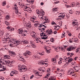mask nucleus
<instances>
[{
  "mask_svg": "<svg viewBox=\"0 0 80 80\" xmlns=\"http://www.w3.org/2000/svg\"><path fill=\"white\" fill-rule=\"evenodd\" d=\"M50 74H49V73H48L47 74V76H46L47 77H49V76H50Z\"/></svg>",
  "mask_w": 80,
  "mask_h": 80,
  "instance_id": "680f3d73",
  "label": "nucleus"
},
{
  "mask_svg": "<svg viewBox=\"0 0 80 80\" xmlns=\"http://www.w3.org/2000/svg\"><path fill=\"white\" fill-rule=\"evenodd\" d=\"M10 16L8 15H7L5 19H6V20H8Z\"/></svg>",
  "mask_w": 80,
  "mask_h": 80,
  "instance_id": "a878e982",
  "label": "nucleus"
},
{
  "mask_svg": "<svg viewBox=\"0 0 80 80\" xmlns=\"http://www.w3.org/2000/svg\"><path fill=\"white\" fill-rule=\"evenodd\" d=\"M48 78L47 77V76H46L44 78H43V79L44 80H47V79H48Z\"/></svg>",
  "mask_w": 80,
  "mask_h": 80,
  "instance_id": "a19ab883",
  "label": "nucleus"
},
{
  "mask_svg": "<svg viewBox=\"0 0 80 80\" xmlns=\"http://www.w3.org/2000/svg\"><path fill=\"white\" fill-rule=\"evenodd\" d=\"M62 18H64V17L65 16V14H62Z\"/></svg>",
  "mask_w": 80,
  "mask_h": 80,
  "instance_id": "c03bdc74",
  "label": "nucleus"
},
{
  "mask_svg": "<svg viewBox=\"0 0 80 80\" xmlns=\"http://www.w3.org/2000/svg\"><path fill=\"white\" fill-rule=\"evenodd\" d=\"M40 73L39 72H36L35 74V77L36 78H39L40 77Z\"/></svg>",
  "mask_w": 80,
  "mask_h": 80,
  "instance_id": "0eeeda50",
  "label": "nucleus"
},
{
  "mask_svg": "<svg viewBox=\"0 0 80 80\" xmlns=\"http://www.w3.org/2000/svg\"><path fill=\"white\" fill-rule=\"evenodd\" d=\"M6 2H2V6H5V5H6Z\"/></svg>",
  "mask_w": 80,
  "mask_h": 80,
  "instance_id": "f704fd0d",
  "label": "nucleus"
},
{
  "mask_svg": "<svg viewBox=\"0 0 80 80\" xmlns=\"http://www.w3.org/2000/svg\"><path fill=\"white\" fill-rule=\"evenodd\" d=\"M67 55H68V56H70V55H71V53H70V52H68V53H67Z\"/></svg>",
  "mask_w": 80,
  "mask_h": 80,
  "instance_id": "603ef678",
  "label": "nucleus"
},
{
  "mask_svg": "<svg viewBox=\"0 0 80 80\" xmlns=\"http://www.w3.org/2000/svg\"><path fill=\"white\" fill-rule=\"evenodd\" d=\"M55 28H54V30H58V28H57V26H55Z\"/></svg>",
  "mask_w": 80,
  "mask_h": 80,
  "instance_id": "864d4df0",
  "label": "nucleus"
},
{
  "mask_svg": "<svg viewBox=\"0 0 80 80\" xmlns=\"http://www.w3.org/2000/svg\"><path fill=\"white\" fill-rule=\"evenodd\" d=\"M33 75H32L31 76L30 78L31 79V78H33Z\"/></svg>",
  "mask_w": 80,
  "mask_h": 80,
  "instance_id": "69168bd1",
  "label": "nucleus"
},
{
  "mask_svg": "<svg viewBox=\"0 0 80 80\" xmlns=\"http://www.w3.org/2000/svg\"><path fill=\"white\" fill-rule=\"evenodd\" d=\"M78 38H79L80 39V34H79L78 35Z\"/></svg>",
  "mask_w": 80,
  "mask_h": 80,
  "instance_id": "774afa93",
  "label": "nucleus"
},
{
  "mask_svg": "<svg viewBox=\"0 0 80 80\" xmlns=\"http://www.w3.org/2000/svg\"><path fill=\"white\" fill-rule=\"evenodd\" d=\"M9 33L8 32H7L6 34V36H7L8 37L9 36Z\"/></svg>",
  "mask_w": 80,
  "mask_h": 80,
  "instance_id": "052dcab7",
  "label": "nucleus"
},
{
  "mask_svg": "<svg viewBox=\"0 0 80 80\" xmlns=\"http://www.w3.org/2000/svg\"><path fill=\"white\" fill-rule=\"evenodd\" d=\"M52 61L54 62V63H55L56 62V59L55 58H53L52 60Z\"/></svg>",
  "mask_w": 80,
  "mask_h": 80,
  "instance_id": "473e14b6",
  "label": "nucleus"
},
{
  "mask_svg": "<svg viewBox=\"0 0 80 80\" xmlns=\"http://www.w3.org/2000/svg\"><path fill=\"white\" fill-rule=\"evenodd\" d=\"M17 58L18 59H20V58H21V56H20L19 55L17 57Z\"/></svg>",
  "mask_w": 80,
  "mask_h": 80,
  "instance_id": "8fccbe9b",
  "label": "nucleus"
},
{
  "mask_svg": "<svg viewBox=\"0 0 80 80\" xmlns=\"http://www.w3.org/2000/svg\"><path fill=\"white\" fill-rule=\"evenodd\" d=\"M10 53L12 55H16V53H15L14 52L11 51L10 52Z\"/></svg>",
  "mask_w": 80,
  "mask_h": 80,
  "instance_id": "cd10ccee",
  "label": "nucleus"
},
{
  "mask_svg": "<svg viewBox=\"0 0 80 80\" xmlns=\"http://www.w3.org/2000/svg\"><path fill=\"white\" fill-rule=\"evenodd\" d=\"M30 43H31V46L33 48H35V44H33V43H32V42H30Z\"/></svg>",
  "mask_w": 80,
  "mask_h": 80,
  "instance_id": "7c9ffc66",
  "label": "nucleus"
},
{
  "mask_svg": "<svg viewBox=\"0 0 80 80\" xmlns=\"http://www.w3.org/2000/svg\"><path fill=\"white\" fill-rule=\"evenodd\" d=\"M76 6L77 8L80 7V3H79L78 2H77L76 4Z\"/></svg>",
  "mask_w": 80,
  "mask_h": 80,
  "instance_id": "dca6fc26",
  "label": "nucleus"
},
{
  "mask_svg": "<svg viewBox=\"0 0 80 80\" xmlns=\"http://www.w3.org/2000/svg\"><path fill=\"white\" fill-rule=\"evenodd\" d=\"M15 6V13H16V14H18V8H17V6L16 5H14Z\"/></svg>",
  "mask_w": 80,
  "mask_h": 80,
  "instance_id": "1a4fd4ad",
  "label": "nucleus"
},
{
  "mask_svg": "<svg viewBox=\"0 0 80 80\" xmlns=\"http://www.w3.org/2000/svg\"><path fill=\"white\" fill-rule=\"evenodd\" d=\"M8 45H10V46H12V42L11 41H9L8 42Z\"/></svg>",
  "mask_w": 80,
  "mask_h": 80,
  "instance_id": "412c9836",
  "label": "nucleus"
},
{
  "mask_svg": "<svg viewBox=\"0 0 80 80\" xmlns=\"http://www.w3.org/2000/svg\"><path fill=\"white\" fill-rule=\"evenodd\" d=\"M78 23L77 22H72V24H74V25H78Z\"/></svg>",
  "mask_w": 80,
  "mask_h": 80,
  "instance_id": "c9c22d12",
  "label": "nucleus"
},
{
  "mask_svg": "<svg viewBox=\"0 0 80 80\" xmlns=\"http://www.w3.org/2000/svg\"><path fill=\"white\" fill-rule=\"evenodd\" d=\"M74 40L75 42H78V39H77V38H74Z\"/></svg>",
  "mask_w": 80,
  "mask_h": 80,
  "instance_id": "e433bc0d",
  "label": "nucleus"
},
{
  "mask_svg": "<svg viewBox=\"0 0 80 80\" xmlns=\"http://www.w3.org/2000/svg\"><path fill=\"white\" fill-rule=\"evenodd\" d=\"M38 14H40L41 15H42V16H43L45 15V12L44 11H43L42 12L40 13L38 12Z\"/></svg>",
  "mask_w": 80,
  "mask_h": 80,
  "instance_id": "2eb2a0df",
  "label": "nucleus"
},
{
  "mask_svg": "<svg viewBox=\"0 0 80 80\" xmlns=\"http://www.w3.org/2000/svg\"><path fill=\"white\" fill-rule=\"evenodd\" d=\"M28 7H27V6H26V8H24V10H26V9H28Z\"/></svg>",
  "mask_w": 80,
  "mask_h": 80,
  "instance_id": "5fc2aeb1",
  "label": "nucleus"
},
{
  "mask_svg": "<svg viewBox=\"0 0 80 80\" xmlns=\"http://www.w3.org/2000/svg\"><path fill=\"white\" fill-rule=\"evenodd\" d=\"M44 3L43 2H41L40 3L41 5H43Z\"/></svg>",
  "mask_w": 80,
  "mask_h": 80,
  "instance_id": "bf43d9fd",
  "label": "nucleus"
},
{
  "mask_svg": "<svg viewBox=\"0 0 80 80\" xmlns=\"http://www.w3.org/2000/svg\"><path fill=\"white\" fill-rule=\"evenodd\" d=\"M29 2H30L31 4H33V2H34V0H29Z\"/></svg>",
  "mask_w": 80,
  "mask_h": 80,
  "instance_id": "393cba45",
  "label": "nucleus"
},
{
  "mask_svg": "<svg viewBox=\"0 0 80 80\" xmlns=\"http://www.w3.org/2000/svg\"><path fill=\"white\" fill-rule=\"evenodd\" d=\"M63 59H65V60L66 61H67V60H68V58L66 57H64Z\"/></svg>",
  "mask_w": 80,
  "mask_h": 80,
  "instance_id": "58836bf2",
  "label": "nucleus"
},
{
  "mask_svg": "<svg viewBox=\"0 0 80 80\" xmlns=\"http://www.w3.org/2000/svg\"><path fill=\"white\" fill-rule=\"evenodd\" d=\"M68 75H72L73 73H74V72H72V71L69 70L68 72Z\"/></svg>",
  "mask_w": 80,
  "mask_h": 80,
  "instance_id": "f8f14e48",
  "label": "nucleus"
},
{
  "mask_svg": "<svg viewBox=\"0 0 80 80\" xmlns=\"http://www.w3.org/2000/svg\"><path fill=\"white\" fill-rule=\"evenodd\" d=\"M7 40H9V41H12L11 38L9 37V36H8V37L6 38Z\"/></svg>",
  "mask_w": 80,
  "mask_h": 80,
  "instance_id": "bb28decb",
  "label": "nucleus"
},
{
  "mask_svg": "<svg viewBox=\"0 0 80 80\" xmlns=\"http://www.w3.org/2000/svg\"><path fill=\"white\" fill-rule=\"evenodd\" d=\"M56 33H57V31H54V34H56Z\"/></svg>",
  "mask_w": 80,
  "mask_h": 80,
  "instance_id": "e2e57ef3",
  "label": "nucleus"
},
{
  "mask_svg": "<svg viewBox=\"0 0 80 80\" xmlns=\"http://www.w3.org/2000/svg\"><path fill=\"white\" fill-rule=\"evenodd\" d=\"M18 33L19 34H22L23 36H26V34H25V32H24V34H23V31L22 29H20L18 30Z\"/></svg>",
  "mask_w": 80,
  "mask_h": 80,
  "instance_id": "423d86ee",
  "label": "nucleus"
},
{
  "mask_svg": "<svg viewBox=\"0 0 80 80\" xmlns=\"http://www.w3.org/2000/svg\"><path fill=\"white\" fill-rule=\"evenodd\" d=\"M5 24H6V25L8 27H10V24H9V22H8L6 21L5 22Z\"/></svg>",
  "mask_w": 80,
  "mask_h": 80,
  "instance_id": "f3484780",
  "label": "nucleus"
},
{
  "mask_svg": "<svg viewBox=\"0 0 80 80\" xmlns=\"http://www.w3.org/2000/svg\"><path fill=\"white\" fill-rule=\"evenodd\" d=\"M73 53H71V55H70V57H72V56H73Z\"/></svg>",
  "mask_w": 80,
  "mask_h": 80,
  "instance_id": "13d9d810",
  "label": "nucleus"
},
{
  "mask_svg": "<svg viewBox=\"0 0 80 80\" xmlns=\"http://www.w3.org/2000/svg\"><path fill=\"white\" fill-rule=\"evenodd\" d=\"M2 68V69L0 70V72H3L4 70H6V68H5L3 67Z\"/></svg>",
  "mask_w": 80,
  "mask_h": 80,
  "instance_id": "b1692460",
  "label": "nucleus"
},
{
  "mask_svg": "<svg viewBox=\"0 0 80 80\" xmlns=\"http://www.w3.org/2000/svg\"><path fill=\"white\" fill-rule=\"evenodd\" d=\"M11 42H12V43H13L16 45H18L20 43V41H17L15 39H12Z\"/></svg>",
  "mask_w": 80,
  "mask_h": 80,
  "instance_id": "f03ea898",
  "label": "nucleus"
},
{
  "mask_svg": "<svg viewBox=\"0 0 80 80\" xmlns=\"http://www.w3.org/2000/svg\"><path fill=\"white\" fill-rule=\"evenodd\" d=\"M18 67H19L18 70L20 72H25V70L26 69V68H24L23 65L18 66Z\"/></svg>",
  "mask_w": 80,
  "mask_h": 80,
  "instance_id": "f257e3e1",
  "label": "nucleus"
},
{
  "mask_svg": "<svg viewBox=\"0 0 80 80\" xmlns=\"http://www.w3.org/2000/svg\"><path fill=\"white\" fill-rule=\"evenodd\" d=\"M26 26L28 27H29L30 28H31V27H32V26L31 25V24L28 23L27 24Z\"/></svg>",
  "mask_w": 80,
  "mask_h": 80,
  "instance_id": "72a5a7b5",
  "label": "nucleus"
},
{
  "mask_svg": "<svg viewBox=\"0 0 80 80\" xmlns=\"http://www.w3.org/2000/svg\"><path fill=\"white\" fill-rule=\"evenodd\" d=\"M32 37H34V38H36V37H37V35L34 34H33V35H32Z\"/></svg>",
  "mask_w": 80,
  "mask_h": 80,
  "instance_id": "37998d69",
  "label": "nucleus"
},
{
  "mask_svg": "<svg viewBox=\"0 0 80 80\" xmlns=\"http://www.w3.org/2000/svg\"><path fill=\"white\" fill-rule=\"evenodd\" d=\"M46 33H48L47 35L48 36H49V35H52V29H50L49 30V29L47 30L46 31Z\"/></svg>",
  "mask_w": 80,
  "mask_h": 80,
  "instance_id": "20e7f679",
  "label": "nucleus"
},
{
  "mask_svg": "<svg viewBox=\"0 0 80 80\" xmlns=\"http://www.w3.org/2000/svg\"><path fill=\"white\" fill-rule=\"evenodd\" d=\"M73 60V59H72V58L68 60V62H72V61Z\"/></svg>",
  "mask_w": 80,
  "mask_h": 80,
  "instance_id": "ea45409f",
  "label": "nucleus"
},
{
  "mask_svg": "<svg viewBox=\"0 0 80 80\" xmlns=\"http://www.w3.org/2000/svg\"><path fill=\"white\" fill-rule=\"evenodd\" d=\"M38 25H39V23H35L34 24V26L35 27H36V26H37Z\"/></svg>",
  "mask_w": 80,
  "mask_h": 80,
  "instance_id": "09e8293b",
  "label": "nucleus"
},
{
  "mask_svg": "<svg viewBox=\"0 0 80 80\" xmlns=\"http://www.w3.org/2000/svg\"><path fill=\"white\" fill-rule=\"evenodd\" d=\"M7 38H3L2 39V42L3 43H6L7 42Z\"/></svg>",
  "mask_w": 80,
  "mask_h": 80,
  "instance_id": "ddd939ff",
  "label": "nucleus"
},
{
  "mask_svg": "<svg viewBox=\"0 0 80 80\" xmlns=\"http://www.w3.org/2000/svg\"><path fill=\"white\" fill-rule=\"evenodd\" d=\"M47 34L44 33V35H42L41 34V38L42 39H44L45 40V39H47V38H48V36L46 35Z\"/></svg>",
  "mask_w": 80,
  "mask_h": 80,
  "instance_id": "39448f33",
  "label": "nucleus"
},
{
  "mask_svg": "<svg viewBox=\"0 0 80 80\" xmlns=\"http://www.w3.org/2000/svg\"><path fill=\"white\" fill-rule=\"evenodd\" d=\"M10 63V61L6 60L5 65H7V64H9Z\"/></svg>",
  "mask_w": 80,
  "mask_h": 80,
  "instance_id": "c85d7f7f",
  "label": "nucleus"
},
{
  "mask_svg": "<svg viewBox=\"0 0 80 80\" xmlns=\"http://www.w3.org/2000/svg\"><path fill=\"white\" fill-rule=\"evenodd\" d=\"M2 61H3V64L5 65L6 63V60L2 59Z\"/></svg>",
  "mask_w": 80,
  "mask_h": 80,
  "instance_id": "4c0bfd02",
  "label": "nucleus"
},
{
  "mask_svg": "<svg viewBox=\"0 0 80 80\" xmlns=\"http://www.w3.org/2000/svg\"><path fill=\"white\" fill-rule=\"evenodd\" d=\"M2 61V60H0V67H3V65H2V64H1V61Z\"/></svg>",
  "mask_w": 80,
  "mask_h": 80,
  "instance_id": "3c124183",
  "label": "nucleus"
},
{
  "mask_svg": "<svg viewBox=\"0 0 80 80\" xmlns=\"http://www.w3.org/2000/svg\"><path fill=\"white\" fill-rule=\"evenodd\" d=\"M10 56L8 55H5L4 56V58L5 59H7V58H8V57H9Z\"/></svg>",
  "mask_w": 80,
  "mask_h": 80,
  "instance_id": "6ab92c4d",
  "label": "nucleus"
},
{
  "mask_svg": "<svg viewBox=\"0 0 80 80\" xmlns=\"http://www.w3.org/2000/svg\"><path fill=\"white\" fill-rule=\"evenodd\" d=\"M56 11H57V10H56L55 9H52V11L53 12H56Z\"/></svg>",
  "mask_w": 80,
  "mask_h": 80,
  "instance_id": "a18cd8bd",
  "label": "nucleus"
},
{
  "mask_svg": "<svg viewBox=\"0 0 80 80\" xmlns=\"http://www.w3.org/2000/svg\"><path fill=\"white\" fill-rule=\"evenodd\" d=\"M76 12V14H78H78L80 13V12L79 11H77Z\"/></svg>",
  "mask_w": 80,
  "mask_h": 80,
  "instance_id": "6e6d98bb",
  "label": "nucleus"
},
{
  "mask_svg": "<svg viewBox=\"0 0 80 80\" xmlns=\"http://www.w3.org/2000/svg\"><path fill=\"white\" fill-rule=\"evenodd\" d=\"M54 24H56V23L55 22H52V25H54Z\"/></svg>",
  "mask_w": 80,
  "mask_h": 80,
  "instance_id": "0e129e2a",
  "label": "nucleus"
},
{
  "mask_svg": "<svg viewBox=\"0 0 80 80\" xmlns=\"http://www.w3.org/2000/svg\"><path fill=\"white\" fill-rule=\"evenodd\" d=\"M38 63L40 65H41V64H42V65H44V63H43L42 62V61L41 60L39 61L38 62Z\"/></svg>",
  "mask_w": 80,
  "mask_h": 80,
  "instance_id": "aec40b11",
  "label": "nucleus"
},
{
  "mask_svg": "<svg viewBox=\"0 0 80 80\" xmlns=\"http://www.w3.org/2000/svg\"><path fill=\"white\" fill-rule=\"evenodd\" d=\"M1 64H3V60L2 59L1 61Z\"/></svg>",
  "mask_w": 80,
  "mask_h": 80,
  "instance_id": "4d7b16f0",
  "label": "nucleus"
},
{
  "mask_svg": "<svg viewBox=\"0 0 80 80\" xmlns=\"http://www.w3.org/2000/svg\"><path fill=\"white\" fill-rule=\"evenodd\" d=\"M15 72L14 71H12L10 73V76H13V75H14L13 74H15Z\"/></svg>",
  "mask_w": 80,
  "mask_h": 80,
  "instance_id": "a211bd4d",
  "label": "nucleus"
},
{
  "mask_svg": "<svg viewBox=\"0 0 80 80\" xmlns=\"http://www.w3.org/2000/svg\"><path fill=\"white\" fill-rule=\"evenodd\" d=\"M50 41L52 42H54V39L53 38L50 39Z\"/></svg>",
  "mask_w": 80,
  "mask_h": 80,
  "instance_id": "79ce46f5",
  "label": "nucleus"
},
{
  "mask_svg": "<svg viewBox=\"0 0 80 80\" xmlns=\"http://www.w3.org/2000/svg\"><path fill=\"white\" fill-rule=\"evenodd\" d=\"M49 80H55V78L53 77H50L49 78Z\"/></svg>",
  "mask_w": 80,
  "mask_h": 80,
  "instance_id": "4be33fe9",
  "label": "nucleus"
},
{
  "mask_svg": "<svg viewBox=\"0 0 80 80\" xmlns=\"http://www.w3.org/2000/svg\"><path fill=\"white\" fill-rule=\"evenodd\" d=\"M6 28L8 29V30L9 31H12V28H10V27H9H9H7Z\"/></svg>",
  "mask_w": 80,
  "mask_h": 80,
  "instance_id": "5701e85b",
  "label": "nucleus"
},
{
  "mask_svg": "<svg viewBox=\"0 0 80 80\" xmlns=\"http://www.w3.org/2000/svg\"><path fill=\"white\" fill-rule=\"evenodd\" d=\"M26 55H25V56H28L29 57L30 55H31V53L29 51H28L26 52Z\"/></svg>",
  "mask_w": 80,
  "mask_h": 80,
  "instance_id": "9d476101",
  "label": "nucleus"
},
{
  "mask_svg": "<svg viewBox=\"0 0 80 80\" xmlns=\"http://www.w3.org/2000/svg\"><path fill=\"white\" fill-rule=\"evenodd\" d=\"M68 35L70 37L72 35V34H71V33H70L69 34H68Z\"/></svg>",
  "mask_w": 80,
  "mask_h": 80,
  "instance_id": "338daca9",
  "label": "nucleus"
},
{
  "mask_svg": "<svg viewBox=\"0 0 80 80\" xmlns=\"http://www.w3.org/2000/svg\"><path fill=\"white\" fill-rule=\"evenodd\" d=\"M4 33L3 32L1 31V33H0V38H2V37H3V34H4Z\"/></svg>",
  "mask_w": 80,
  "mask_h": 80,
  "instance_id": "4468645a",
  "label": "nucleus"
},
{
  "mask_svg": "<svg viewBox=\"0 0 80 80\" xmlns=\"http://www.w3.org/2000/svg\"><path fill=\"white\" fill-rule=\"evenodd\" d=\"M11 63H12V62H10V63H9V66L10 67H12V65H11Z\"/></svg>",
  "mask_w": 80,
  "mask_h": 80,
  "instance_id": "de8ad7c7",
  "label": "nucleus"
},
{
  "mask_svg": "<svg viewBox=\"0 0 80 80\" xmlns=\"http://www.w3.org/2000/svg\"><path fill=\"white\" fill-rule=\"evenodd\" d=\"M73 68L75 69V70H77V71H76V72H78V70H80V68H79V67H78V66H75V67H74Z\"/></svg>",
  "mask_w": 80,
  "mask_h": 80,
  "instance_id": "9b49d317",
  "label": "nucleus"
},
{
  "mask_svg": "<svg viewBox=\"0 0 80 80\" xmlns=\"http://www.w3.org/2000/svg\"><path fill=\"white\" fill-rule=\"evenodd\" d=\"M39 72H41V73H43L44 72H45V68H40L38 69Z\"/></svg>",
  "mask_w": 80,
  "mask_h": 80,
  "instance_id": "6e6552de",
  "label": "nucleus"
},
{
  "mask_svg": "<svg viewBox=\"0 0 80 80\" xmlns=\"http://www.w3.org/2000/svg\"><path fill=\"white\" fill-rule=\"evenodd\" d=\"M22 42H23V43H28V42L26 40H22Z\"/></svg>",
  "mask_w": 80,
  "mask_h": 80,
  "instance_id": "c756f323",
  "label": "nucleus"
},
{
  "mask_svg": "<svg viewBox=\"0 0 80 80\" xmlns=\"http://www.w3.org/2000/svg\"><path fill=\"white\" fill-rule=\"evenodd\" d=\"M76 4H75V2H73L72 4H71V6H72V7H74V6H75V5Z\"/></svg>",
  "mask_w": 80,
  "mask_h": 80,
  "instance_id": "2f4dec72",
  "label": "nucleus"
},
{
  "mask_svg": "<svg viewBox=\"0 0 80 80\" xmlns=\"http://www.w3.org/2000/svg\"><path fill=\"white\" fill-rule=\"evenodd\" d=\"M76 48H77L76 47L72 46H70L68 48H67V50H68V51H70L73 49L75 50Z\"/></svg>",
  "mask_w": 80,
  "mask_h": 80,
  "instance_id": "7ed1b4c3",
  "label": "nucleus"
},
{
  "mask_svg": "<svg viewBox=\"0 0 80 80\" xmlns=\"http://www.w3.org/2000/svg\"><path fill=\"white\" fill-rule=\"evenodd\" d=\"M50 71H51L50 68H48L47 71V72H50Z\"/></svg>",
  "mask_w": 80,
  "mask_h": 80,
  "instance_id": "49530a36",
  "label": "nucleus"
}]
</instances>
